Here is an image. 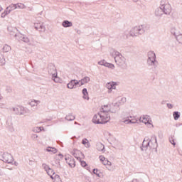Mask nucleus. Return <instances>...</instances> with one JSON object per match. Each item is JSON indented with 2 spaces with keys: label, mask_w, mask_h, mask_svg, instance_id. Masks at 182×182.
Listing matches in <instances>:
<instances>
[{
  "label": "nucleus",
  "mask_w": 182,
  "mask_h": 182,
  "mask_svg": "<svg viewBox=\"0 0 182 182\" xmlns=\"http://www.w3.org/2000/svg\"><path fill=\"white\" fill-rule=\"evenodd\" d=\"M153 149L155 152L157 153V147H159V144L157 143V136L153 135L151 140L146 141L144 140L142 142V146H141V151H147V149Z\"/></svg>",
  "instance_id": "nucleus-1"
},
{
  "label": "nucleus",
  "mask_w": 182,
  "mask_h": 182,
  "mask_svg": "<svg viewBox=\"0 0 182 182\" xmlns=\"http://www.w3.org/2000/svg\"><path fill=\"white\" fill-rule=\"evenodd\" d=\"M146 63L148 66H153V72H156V69L159 67V61H157V56L154 51H149L147 53Z\"/></svg>",
  "instance_id": "nucleus-2"
},
{
  "label": "nucleus",
  "mask_w": 182,
  "mask_h": 182,
  "mask_svg": "<svg viewBox=\"0 0 182 182\" xmlns=\"http://www.w3.org/2000/svg\"><path fill=\"white\" fill-rule=\"evenodd\" d=\"M108 122H110V116L104 117L100 112L95 114L92 118L95 124H106Z\"/></svg>",
  "instance_id": "nucleus-3"
},
{
  "label": "nucleus",
  "mask_w": 182,
  "mask_h": 182,
  "mask_svg": "<svg viewBox=\"0 0 182 182\" xmlns=\"http://www.w3.org/2000/svg\"><path fill=\"white\" fill-rule=\"evenodd\" d=\"M114 59L116 64L120 68H124V66H126V58H124L119 51L114 50Z\"/></svg>",
  "instance_id": "nucleus-4"
},
{
  "label": "nucleus",
  "mask_w": 182,
  "mask_h": 182,
  "mask_svg": "<svg viewBox=\"0 0 182 182\" xmlns=\"http://www.w3.org/2000/svg\"><path fill=\"white\" fill-rule=\"evenodd\" d=\"M11 110L17 116H23V114H26L29 112V109L22 106L13 107L11 108Z\"/></svg>",
  "instance_id": "nucleus-5"
},
{
  "label": "nucleus",
  "mask_w": 182,
  "mask_h": 182,
  "mask_svg": "<svg viewBox=\"0 0 182 182\" xmlns=\"http://www.w3.org/2000/svg\"><path fill=\"white\" fill-rule=\"evenodd\" d=\"M0 160L4 161V163L12 164V163H14V156H12V155L8 152H0Z\"/></svg>",
  "instance_id": "nucleus-6"
},
{
  "label": "nucleus",
  "mask_w": 182,
  "mask_h": 182,
  "mask_svg": "<svg viewBox=\"0 0 182 182\" xmlns=\"http://www.w3.org/2000/svg\"><path fill=\"white\" fill-rule=\"evenodd\" d=\"M146 31L144 30V26L143 25L135 26L130 31L131 36H139V35H143Z\"/></svg>",
  "instance_id": "nucleus-7"
},
{
  "label": "nucleus",
  "mask_w": 182,
  "mask_h": 182,
  "mask_svg": "<svg viewBox=\"0 0 182 182\" xmlns=\"http://www.w3.org/2000/svg\"><path fill=\"white\" fill-rule=\"evenodd\" d=\"M160 7L162 9V12L165 14V15H170L171 13V6L170 4H168V2L161 0Z\"/></svg>",
  "instance_id": "nucleus-8"
},
{
  "label": "nucleus",
  "mask_w": 182,
  "mask_h": 182,
  "mask_svg": "<svg viewBox=\"0 0 182 182\" xmlns=\"http://www.w3.org/2000/svg\"><path fill=\"white\" fill-rule=\"evenodd\" d=\"M121 117L122 119V122L126 124H129V123L134 124V123H137L136 120L133 121V119H132V116H129L128 112H123L121 114Z\"/></svg>",
  "instance_id": "nucleus-9"
},
{
  "label": "nucleus",
  "mask_w": 182,
  "mask_h": 182,
  "mask_svg": "<svg viewBox=\"0 0 182 182\" xmlns=\"http://www.w3.org/2000/svg\"><path fill=\"white\" fill-rule=\"evenodd\" d=\"M139 122L144 123V124H147V126H152L153 127V124H151V118L149 115H143L140 117Z\"/></svg>",
  "instance_id": "nucleus-10"
},
{
  "label": "nucleus",
  "mask_w": 182,
  "mask_h": 182,
  "mask_svg": "<svg viewBox=\"0 0 182 182\" xmlns=\"http://www.w3.org/2000/svg\"><path fill=\"white\" fill-rule=\"evenodd\" d=\"M100 113L102 114L104 117H107V116H110L109 114V113H110V105L102 106Z\"/></svg>",
  "instance_id": "nucleus-11"
},
{
  "label": "nucleus",
  "mask_w": 182,
  "mask_h": 182,
  "mask_svg": "<svg viewBox=\"0 0 182 182\" xmlns=\"http://www.w3.org/2000/svg\"><path fill=\"white\" fill-rule=\"evenodd\" d=\"M34 28L38 32H45L46 31V27L43 26V23L38 21L34 23Z\"/></svg>",
  "instance_id": "nucleus-12"
},
{
  "label": "nucleus",
  "mask_w": 182,
  "mask_h": 182,
  "mask_svg": "<svg viewBox=\"0 0 182 182\" xmlns=\"http://www.w3.org/2000/svg\"><path fill=\"white\" fill-rule=\"evenodd\" d=\"M48 72L50 75H52V77L58 75V71L56 70V67L53 64L48 65Z\"/></svg>",
  "instance_id": "nucleus-13"
},
{
  "label": "nucleus",
  "mask_w": 182,
  "mask_h": 182,
  "mask_svg": "<svg viewBox=\"0 0 182 182\" xmlns=\"http://www.w3.org/2000/svg\"><path fill=\"white\" fill-rule=\"evenodd\" d=\"M65 160L70 167L73 168L76 166V162L75 161V159H73V157L65 156Z\"/></svg>",
  "instance_id": "nucleus-14"
},
{
  "label": "nucleus",
  "mask_w": 182,
  "mask_h": 182,
  "mask_svg": "<svg viewBox=\"0 0 182 182\" xmlns=\"http://www.w3.org/2000/svg\"><path fill=\"white\" fill-rule=\"evenodd\" d=\"M120 105L119 102L114 103L112 105L109 106V113H116L118 110H119Z\"/></svg>",
  "instance_id": "nucleus-15"
},
{
  "label": "nucleus",
  "mask_w": 182,
  "mask_h": 182,
  "mask_svg": "<svg viewBox=\"0 0 182 182\" xmlns=\"http://www.w3.org/2000/svg\"><path fill=\"white\" fill-rule=\"evenodd\" d=\"M7 29L11 36H14L15 38V35H18V28H16V27H12L10 26Z\"/></svg>",
  "instance_id": "nucleus-16"
},
{
  "label": "nucleus",
  "mask_w": 182,
  "mask_h": 182,
  "mask_svg": "<svg viewBox=\"0 0 182 182\" xmlns=\"http://www.w3.org/2000/svg\"><path fill=\"white\" fill-rule=\"evenodd\" d=\"M80 87L83 86V85H86V83H89V82H90V77L87 76L84 77L82 79L80 80Z\"/></svg>",
  "instance_id": "nucleus-17"
},
{
  "label": "nucleus",
  "mask_w": 182,
  "mask_h": 182,
  "mask_svg": "<svg viewBox=\"0 0 182 182\" xmlns=\"http://www.w3.org/2000/svg\"><path fill=\"white\" fill-rule=\"evenodd\" d=\"M62 26H63V28H70L73 26V23H72V21L65 20L63 21Z\"/></svg>",
  "instance_id": "nucleus-18"
},
{
  "label": "nucleus",
  "mask_w": 182,
  "mask_h": 182,
  "mask_svg": "<svg viewBox=\"0 0 182 182\" xmlns=\"http://www.w3.org/2000/svg\"><path fill=\"white\" fill-rule=\"evenodd\" d=\"M96 149L98 151H105V145L101 142H97L96 144Z\"/></svg>",
  "instance_id": "nucleus-19"
},
{
  "label": "nucleus",
  "mask_w": 182,
  "mask_h": 182,
  "mask_svg": "<svg viewBox=\"0 0 182 182\" xmlns=\"http://www.w3.org/2000/svg\"><path fill=\"white\" fill-rule=\"evenodd\" d=\"M82 93L83 95V99H85V100H89V92H87V88H84L82 90Z\"/></svg>",
  "instance_id": "nucleus-20"
},
{
  "label": "nucleus",
  "mask_w": 182,
  "mask_h": 182,
  "mask_svg": "<svg viewBox=\"0 0 182 182\" xmlns=\"http://www.w3.org/2000/svg\"><path fill=\"white\" fill-rule=\"evenodd\" d=\"M164 14L161 7H159L155 10V16H162Z\"/></svg>",
  "instance_id": "nucleus-21"
},
{
  "label": "nucleus",
  "mask_w": 182,
  "mask_h": 182,
  "mask_svg": "<svg viewBox=\"0 0 182 182\" xmlns=\"http://www.w3.org/2000/svg\"><path fill=\"white\" fill-rule=\"evenodd\" d=\"M116 82H108L106 85V87H107L109 89V90H112V89H116Z\"/></svg>",
  "instance_id": "nucleus-22"
},
{
  "label": "nucleus",
  "mask_w": 182,
  "mask_h": 182,
  "mask_svg": "<svg viewBox=\"0 0 182 182\" xmlns=\"http://www.w3.org/2000/svg\"><path fill=\"white\" fill-rule=\"evenodd\" d=\"M74 80H71L70 82L67 85L68 89H76V87L75 86Z\"/></svg>",
  "instance_id": "nucleus-23"
},
{
  "label": "nucleus",
  "mask_w": 182,
  "mask_h": 182,
  "mask_svg": "<svg viewBox=\"0 0 182 182\" xmlns=\"http://www.w3.org/2000/svg\"><path fill=\"white\" fill-rule=\"evenodd\" d=\"M6 9L9 11V14H11L12 11H15V9H16V4H11L10 6H7Z\"/></svg>",
  "instance_id": "nucleus-24"
},
{
  "label": "nucleus",
  "mask_w": 182,
  "mask_h": 182,
  "mask_svg": "<svg viewBox=\"0 0 182 182\" xmlns=\"http://www.w3.org/2000/svg\"><path fill=\"white\" fill-rule=\"evenodd\" d=\"M75 119V116L72 114H68L65 117V120H68V122H73Z\"/></svg>",
  "instance_id": "nucleus-25"
},
{
  "label": "nucleus",
  "mask_w": 182,
  "mask_h": 182,
  "mask_svg": "<svg viewBox=\"0 0 182 182\" xmlns=\"http://www.w3.org/2000/svg\"><path fill=\"white\" fill-rule=\"evenodd\" d=\"M11 49V46H9L8 44L4 45L2 48L4 53H7V52H9Z\"/></svg>",
  "instance_id": "nucleus-26"
},
{
  "label": "nucleus",
  "mask_w": 182,
  "mask_h": 182,
  "mask_svg": "<svg viewBox=\"0 0 182 182\" xmlns=\"http://www.w3.org/2000/svg\"><path fill=\"white\" fill-rule=\"evenodd\" d=\"M24 35L20 33H17V34H15V37L16 41H21L23 39Z\"/></svg>",
  "instance_id": "nucleus-27"
},
{
  "label": "nucleus",
  "mask_w": 182,
  "mask_h": 182,
  "mask_svg": "<svg viewBox=\"0 0 182 182\" xmlns=\"http://www.w3.org/2000/svg\"><path fill=\"white\" fill-rule=\"evenodd\" d=\"M82 144H85V147L87 148L90 147V142H89V140H87L86 138L82 140Z\"/></svg>",
  "instance_id": "nucleus-28"
},
{
  "label": "nucleus",
  "mask_w": 182,
  "mask_h": 182,
  "mask_svg": "<svg viewBox=\"0 0 182 182\" xmlns=\"http://www.w3.org/2000/svg\"><path fill=\"white\" fill-rule=\"evenodd\" d=\"M47 174L50 177V178H52V180H53V176H55V171L50 168L47 172Z\"/></svg>",
  "instance_id": "nucleus-29"
},
{
  "label": "nucleus",
  "mask_w": 182,
  "mask_h": 182,
  "mask_svg": "<svg viewBox=\"0 0 182 182\" xmlns=\"http://www.w3.org/2000/svg\"><path fill=\"white\" fill-rule=\"evenodd\" d=\"M176 41L178 42V43H181L182 44V34H179V35H176V33H173Z\"/></svg>",
  "instance_id": "nucleus-30"
},
{
  "label": "nucleus",
  "mask_w": 182,
  "mask_h": 182,
  "mask_svg": "<svg viewBox=\"0 0 182 182\" xmlns=\"http://www.w3.org/2000/svg\"><path fill=\"white\" fill-rule=\"evenodd\" d=\"M39 103H41V101L34 100L30 102L29 105H30V106H31V107H34V106H38V105H39Z\"/></svg>",
  "instance_id": "nucleus-31"
},
{
  "label": "nucleus",
  "mask_w": 182,
  "mask_h": 182,
  "mask_svg": "<svg viewBox=\"0 0 182 182\" xmlns=\"http://www.w3.org/2000/svg\"><path fill=\"white\" fill-rule=\"evenodd\" d=\"M16 9H26V6L22 3H18L16 4Z\"/></svg>",
  "instance_id": "nucleus-32"
},
{
  "label": "nucleus",
  "mask_w": 182,
  "mask_h": 182,
  "mask_svg": "<svg viewBox=\"0 0 182 182\" xmlns=\"http://www.w3.org/2000/svg\"><path fill=\"white\" fill-rule=\"evenodd\" d=\"M46 151L51 152V153H53V154H55V153H56V152L58 151V150H57L55 148L48 146V147L46 149Z\"/></svg>",
  "instance_id": "nucleus-33"
},
{
  "label": "nucleus",
  "mask_w": 182,
  "mask_h": 182,
  "mask_svg": "<svg viewBox=\"0 0 182 182\" xmlns=\"http://www.w3.org/2000/svg\"><path fill=\"white\" fill-rule=\"evenodd\" d=\"M173 116L174 120H178V119H180V112H178V111H176L173 112Z\"/></svg>",
  "instance_id": "nucleus-34"
},
{
  "label": "nucleus",
  "mask_w": 182,
  "mask_h": 182,
  "mask_svg": "<svg viewBox=\"0 0 182 182\" xmlns=\"http://www.w3.org/2000/svg\"><path fill=\"white\" fill-rule=\"evenodd\" d=\"M14 123L12 122V117H9L6 121V125L9 126V127H12Z\"/></svg>",
  "instance_id": "nucleus-35"
},
{
  "label": "nucleus",
  "mask_w": 182,
  "mask_h": 182,
  "mask_svg": "<svg viewBox=\"0 0 182 182\" xmlns=\"http://www.w3.org/2000/svg\"><path fill=\"white\" fill-rule=\"evenodd\" d=\"M53 180H54V182H62V180L60 179V176H59V175H55Z\"/></svg>",
  "instance_id": "nucleus-36"
},
{
  "label": "nucleus",
  "mask_w": 182,
  "mask_h": 182,
  "mask_svg": "<svg viewBox=\"0 0 182 182\" xmlns=\"http://www.w3.org/2000/svg\"><path fill=\"white\" fill-rule=\"evenodd\" d=\"M92 173L97 177H100V171H99L97 168H94Z\"/></svg>",
  "instance_id": "nucleus-37"
},
{
  "label": "nucleus",
  "mask_w": 182,
  "mask_h": 182,
  "mask_svg": "<svg viewBox=\"0 0 182 182\" xmlns=\"http://www.w3.org/2000/svg\"><path fill=\"white\" fill-rule=\"evenodd\" d=\"M5 63V58H4V55H1L0 52V65H4Z\"/></svg>",
  "instance_id": "nucleus-38"
},
{
  "label": "nucleus",
  "mask_w": 182,
  "mask_h": 182,
  "mask_svg": "<svg viewBox=\"0 0 182 182\" xmlns=\"http://www.w3.org/2000/svg\"><path fill=\"white\" fill-rule=\"evenodd\" d=\"M6 15H9V11H8L6 9L4 11V12H3L1 15V18H5V16H6Z\"/></svg>",
  "instance_id": "nucleus-39"
},
{
  "label": "nucleus",
  "mask_w": 182,
  "mask_h": 182,
  "mask_svg": "<svg viewBox=\"0 0 182 182\" xmlns=\"http://www.w3.org/2000/svg\"><path fill=\"white\" fill-rule=\"evenodd\" d=\"M105 67L109 68V69H114V65L109 63H105Z\"/></svg>",
  "instance_id": "nucleus-40"
},
{
  "label": "nucleus",
  "mask_w": 182,
  "mask_h": 182,
  "mask_svg": "<svg viewBox=\"0 0 182 182\" xmlns=\"http://www.w3.org/2000/svg\"><path fill=\"white\" fill-rule=\"evenodd\" d=\"M22 42H25V43H29V42H30L29 38L23 36Z\"/></svg>",
  "instance_id": "nucleus-41"
},
{
  "label": "nucleus",
  "mask_w": 182,
  "mask_h": 182,
  "mask_svg": "<svg viewBox=\"0 0 182 182\" xmlns=\"http://www.w3.org/2000/svg\"><path fill=\"white\" fill-rule=\"evenodd\" d=\"M52 79L55 83H59V77H58V75L55 76H53Z\"/></svg>",
  "instance_id": "nucleus-42"
},
{
  "label": "nucleus",
  "mask_w": 182,
  "mask_h": 182,
  "mask_svg": "<svg viewBox=\"0 0 182 182\" xmlns=\"http://www.w3.org/2000/svg\"><path fill=\"white\" fill-rule=\"evenodd\" d=\"M43 167L44 168V170H46V173L48 171V170L50 168V167H49V166H48L46 164H43Z\"/></svg>",
  "instance_id": "nucleus-43"
},
{
  "label": "nucleus",
  "mask_w": 182,
  "mask_h": 182,
  "mask_svg": "<svg viewBox=\"0 0 182 182\" xmlns=\"http://www.w3.org/2000/svg\"><path fill=\"white\" fill-rule=\"evenodd\" d=\"M106 63H107V62L105 60L98 62V65H100L101 66H106Z\"/></svg>",
  "instance_id": "nucleus-44"
},
{
  "label": "nucleus",
  "mask_w": 182,
  "mask_h": 182,
  "mask_svg": "<svg viewBox=\"0 0 182 182\" xmlns=\"http://www.w3.org/2000/svg\"><path fill=\"white\" fill-rule=\"evenodd\" d=\"M31 139L34 140V141H36V140H38V135L36 134H32Z\"/></svg>",
  "instance_id": "nucleus-45"
},
{
  "label": "nucleus",
  "mask_w": 182,
  "mask_h": 182,
  "mask_svg": "<svg viewBox=\"0 0 182 182\" xmlns=\"http://www.w3.org/2000/svg\"><path fill=\"white\" fill-rule=\"evenodd\" d=\"M169 141L171 144H173V146H176V142L174 141V139H173V137L169 138Z\"/></svg>",
  "instance_id": "nucleus-46"
},
{
  "label": "nucleus",
  "mask_w": 182,
  "mask_h": 182,
  "mask_svg": "<svg viewBox=\"0 0 182 182\" xmlns=\"http://www.w3.org/2000/svg\"><path fill=\"white\" fill-rule=\"evenodd\" d=\"M74 80V85L76 87V85H78L80 86V80L77 81V80Z\"/></svg>",
  "instance_id": "nucleus-47"
},
{
  "label": "nucleus",
  "mask_w": 182,
  "mask_h": 182,
  "mask_svg": "<svg viewBox=\"0 0 182 182\" xmlns=\"http://www.w3.org/2000/svg\"><path fill=\"white\" fill-rule=\"evenodd\" d=\"M81 166H82V167H87V164L85 161H81Z\"/></svg>",
  "instance_id": "nucleus-48"
},
{
  "label": "nucleus",
  "mask_w": 182,
  "mask_h": 182,
  "mask_svg": "<svg viewBox=\"0 0 182 182\" xmlns=\"http://www.w3.org/2000/svg\"><path fill=\"white\" fill-rule=\"evenodd\" d=\"M58 160H63V155L62 154H59L58 155Z\"/></svg>",
  "instance_id": "nucleus-49"
},
{
  "label": "nucleus",
  "mask_w": 182,
  "mask_h": 182,
  "mask_svg": "<svg viewBox=\"0 0 182 182\" xmlns=\"http://www.w3.org/2000/svg\"><path fill=\"white\" fill-rule=\"evenodd\" d=\"M100 160L102 161V163H103V161L106 160V158H105L103 156H100Z\"/></svg>",
  "instance_id": "nucleus-50"
},
{
  "label": "nucleus",
  "mask_w": 182,
  "mask_h": 182,
  "mask_svg": "<svg viewBox=\"0 0 182 182\" xmlns=\"http://www.w3.org/2000/svg\"><path fill=\"white\" fill-rule=\"evenodd\" d=\"M166 106H167L168 109H173V105L169 104V103L166 104Z\"/></svg>",
  "instance_id": "nucleus-51"
},
{
  "label": "nucleus",
  "mask_w": 182,
  "mask_h": 182,
  "mask_svg": "<svg viewBox=\"0 0 182 182\" xmlns=\"http://www.w3.org/2000/svg\"><path fill=\"white\" fill-rule=\"evenodd\" d=\"M107 161L108 160L106 159L105 161H102V164H104V166H107Z\"/></svg>",
  "instance_id": "nucleus-52"
},
{
  "label": "nucleus",
  "mask_w": 182,
  "mask_h": 182,
  "mask_svg": "<svg viewBox=\"0 0 182 182\" xmlns=\"http://www.w3.org/2000/svg\"><path fill=\"white\" fill-rule=\"evenodd\" d=\"M158 137H159V139H162L163 138V134L162 133H159L158 134Z\"/></svg>",
  "instance_id": "nucleus-53"
},
{
  "label": "nucleus",
  "mask_w": 182,
  "mask_h": 182,
  "mask_svg": "<svg viewBox=\"0 0 182 182\" xmlns=\"http://www.w3.org/2000/svg\"><path fill=\"white\" fill-rule=\"evenodd\" d=\"M75 31L78 35H80V33H82V31H80V30L79 29H75Z\"/></svg>",
  "instance_id": "nucleus-54"
},
{
  "label": "nucleus",
  "mask_w": 182,
  "mask_h": 182,
  "mask_svg": "<svg viewBox=\"0 0 182 182\" xmlns=\"http://www.w3.org/2000/svg\"><path fill=\"white\" fill-rule=\"evenodd\" d=\"M33 132L34 133H39L38 128L37 127L36 129H34Z\"/></svg>",
  "instance_id": "nucleus-55"
},
{
  "label": "nucleus",
  "mask_w": 182,
  "mask_h": 182,
  "mask_svg": "<svg viewBox=\"0 0 182 182\" xmlns=\"http://www.w3.org/2000/svg\"><path fill=\"white\" fill-rule=\"evenodd\" d=\"M107 166H112V162H110L109 161H107Z\"/></svg>",
  "instance_id": "nucleus-56"
},
{
  "label": "nucleus",
  "mask_w": 182,
  "mask_h": 182,
  "mask_svg": "<svg viewBox=\"0 0 182 182\" xmlns=\"http://www.w3.org/2000/svg\"><path fill=\"white\" fill-rule=\"evenodd\" d=\"M85 168L90 173V166H87Z\"/></svg>",
  "instance_id": "nucleus-57"
},
{
  "label": "nucleus",
  "mask_w": 182,
  "mask_h": 182,
  "mask_svg": "<svg viewBox=\"0 0 182 182\" xmlns=\"http://www.w3.org/2000/svg\"><path fill=\"white\" fill-rule=\"evenodd\" d=\"M38 132H42V129H43L42 127H38Z\"/></svg>",
  "instance_id": "nucleus-58"
},
{
  "label": "nucleus",
  "mask_w": 182,
  "mask_h": 182,
  "mask_svg": "<svg viewBox=\"0 0 182 182\" xmlns=\"http://www.w3.org/2000/svg\"><path fill=\"white\" fill-rule=\"evenodd\" d=\"M0 107H1V109H4V104H0Z\"/></svg>",
  "instance_id": "nucleus-59"
},
{
  "label": "nucleus",
  "mask_w": 182,
  "mask_h": 182,
  "mask_svg": "<svg viewBox=\"0 0 182 182\" xmlns=\"http://www.w3.org/2000/svg\"><path fill=\"white\" fill-rule=\"evenodd\" d=\"M18 162L16 161L14 162V166H18Z\"/></svg>",
  "instance_id": "nucleus-60"
},
{
  "label": "nucleus",
  "mask_w": 182,
  "mask_h": 182,
  "mask_svg": "<svg viewBox=\"0 0 182 182\" xmlns=\"http://www.w3.org/2000/svg\"><path fill=\"white\" fill-rule=\"evenodd\" d=\"M3 9H2V6H0V12H1Z\"/></svg>",
  "instance_id": "nucleus-61"
},
{
  "label": "nucleus",
  "mask_w": 182,
  "mask_h": 182,
  "mask_svg": "<svg viewBox=\"0 0 182 182\" xmlns=\"http://www.w3.org/2000/svg\"><path fill=\"white\" fill-rule=\"evenodd\" d=\"M2 98H3V97H2V95L0 94V100H2Z\"/></svg>",
  "instance_id": "nucleus-62"
},
{
  "label": "nucleus",
  "mask_w": 182,
  "mask_h": 182,
  "mask_svg": "<svg viewBox=\"0 0 182 182\" xmlns=\"http://www.w3.org/2000/svg\"><path fill=\"white\" fill-rule=\"evenodd\" d=\"M108 170H109V171H112V168H108Z\"/></svg>",
  "instance_id": "nucleus-63"
},
{
  "label": "nucleus",
  "mask_w": 182,
  "mask_h": 182,
  "mask_svg": "<svg viewBox=\"0 0 182 182\" xmlns=\"http://www.w3.org/2000/svg\"><path fill=\"white\" fill-rule=\"evenodd\" d=\"M134 1V2H138L139 1V0H133Z\"/></svg>",
  "instance_id": "nucleus-64"
}]
</instances>
